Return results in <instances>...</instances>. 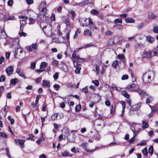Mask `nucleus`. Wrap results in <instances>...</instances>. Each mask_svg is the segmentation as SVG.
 Instances as JSON below:
<instances>
[{
	"label": "nucleus",
	"mask_w": 158,
	"mask_h": 158,
	"mask_svg": "<svg viewBox=\"0 0 158 158\" xmlns=\"http://www.w3.org/2000/svg\"><path fill=\"white\" fill-rule=\"evenodd\" d=\"M14 56L16 58L22 59L25 57V52L23 51L21 47L16 48L15 49Z\"/></svg>",
	"instance_id": "f257e3e1"
},
{
	"label": "nucleus",
	"mask_w": 158,
	"mask_h": 158,
	"mask_svg": "<svg viewBox=\"0 0 158 158\" xmlns=\"http://www.w3.org/2000/svg\"><path fill=\"white\" fill-rule=\"evenodd\" d=\"M82 48H83V47L77 48L74 50L72 54V60L75 59V60H78L79 62H84L85 60V59H84L80 57L76 53V52L78 51L80 49Z\"/></svg>",
	"instance_id": "f03ea898"
},
{
	"label": "nucleus",
	"mask_w": 158,
	"mask_h": 158,
	"mask_svg": "<svg viewBox=\"0 0 158 158\" xmlns=\"http://www.w3.org/2000/svg\"><path fill=\"white\" fill-rule=\"evenodd\" d=\"M62 132H64V134L68 135L67 137L68 138V141L69 142H73L75 141L74 138H73L72 139H69L68 138V136L72 132H76L77 131L76 130H71L68 129L67 127H64L62 130Z\"/></svg>",
	"instance_id": "7ed1b4c3"
},
{
	"label": "nucleus",
	"mask_w": 158,
	"mask_h": 158,
	"mask_svg": "<svg viewBox=\"0 0 158 158\" xmlns=\"http://www.w3.org/2000/svg\"><path fill=\"white\" fill-rule=\"evenodd\" d=\"M73 63V65L74 67L76 68V69L75 70V73L76 74H79L81 69V64L78 63V60H75V59L72 60Z\"/></svg>",
	"instance_id": "20e7f679"
},
{
	"label": "nucleus",
	"mask_w": 158,
	"mask_h": 158,
	"mask_svg": "<svg viewBox=\"0 0 158 158\" xmlns=\"http://www.w3.org/2000/svg\"><path fill=\"white\" fill-rule=\"evenodd\" d=\"M153 56L152 51H144L143 52L142 57L143 59H149Z\"/></svg>",
	"instance_id": "39448f33"
},
{
	"label": "nucleus",
	"mask_w": 158,
	"mask_h": 158,
	"mask_svg": "<svg viewBox=\"0 0 158 158\" xmlns=\"http://www.w3.org/2000/svg\"><path fill=\"white\" fill-rule=\"evenodd\" d=\"M132 91L137 93L139 95L141 96L142 97L148 96L145 91L140 88H138L136 89L132 90Z\"/></svg>",
	"instance_id": "423d86ee"
},
{
	"label": "nucleus",
	"mask_w": 158,
	"mask_h": 158,
	"mask_svg": "<svg viewBox=\"0 0 158 158\" xmlns=\"http://www.w3.org/2000/svg\"><path fill=\"white\" fill-rule=\"evenodd\" d=\"M143 81L145 83H148L151 81V77L149 74L147 73H144L142 77Z\"/></svg>",
	"instance_id": "0eeeda50"
},
{
	"label": "nucleus",
	"mask_w": 158,
	"mask_h": 158,
	"mask_svg": "<svg viewBox=\"0 0 158 158\" xmlns=\"http://www.w3.org/2000/svg\"><path fill=\"white\" fill-rule=\"evenodd\" d=\"M46 6V4L44 2H41L40 6L39 9L41 12H43L44 13L43 14V15H45V12L47 11Z\"/></svg>",
	"instance_id": "6e6552de"
},
{
	"label": "nucleus",
	"mask_w": 158,
	"mask_h": 158,
	"mask_svg": "<svg viewBox=\"0 0 158 158\" xmlns=\"http://www.w3.org/2000/svg\"><path fill=\"white\" fill-rule=\"evenodd\" d=\"M14 71V67L10 66L7 67L6 69V72L8 76H10L12 75Z\"/></svg>",
	"instance_id": "1a4fd4ad"
},
{
	"label": "nucleus",
	"mask_w": 158,
	"mask_h": 158,
	"mask_svg": "<svg viewBox=\"0 0 158 158\" xmlns=\"http://www.w3.org/2000/svg\"><path fill=\"white\" fill-rule=\"evenodd\" d=\"M37 45L36 44H33L31 46H28L26 47V49L29 52H31L32 51V49H37Z\"/></svg>",
	"instance_id": "9d476101"
},
{
	"label": "nucleus",
	"mask_w": 158,
	"mask_h": 158,
	"mask_svg": "<svg viewBox=\"0 0 158 158\" xmlns=\"http://www.w3.org/2000/svg\"><path fill=\"white\" fill-rule=\"evenodd\" d=\"M63 22L68 26H70L71 24L70 22L69 18L67 16H63L62 17Z\"/></svg>",
	"instance_id": "9b49d317"
},
{
	"label": "nucleus",
	"mask_w": 158,
	"mask_h": 158,
	"mask_svg": "<svg viewBox=\"0 0 158 158\" xmlns=\"http://www.w3.org/2000/svg\"><path fill=\"white\" fill-rule=\"evenodd\" d=\"M141 105V102H139L131 107V108L130 110L132 111H136L140 108Z\"/></svg>",
	"instance_id": "f8f14e48"
},
{
	"label": "nucleus",
	"mask_w": 158,
	"mask_h": 158,
	"mask_svg": "<svg viewBox=\"0 0 158 158\" xmlns=\"http://www.w3.org/2000/svg\"><path fill=\"white\" fill-rule=\"evenodd\" d=\"M16 73L21 77H23L24 79L26 78V76L23 73V71L20 68H18L16 70Z\"/></svg>",
	"instance_id": "ddd939ff"
},
{
	"label": "nucleus",
	"mask_w": 158,
	"mask_h": 158,
	"mask_svg": "<svg viewBox=\"0 0 158 158\" xmlns=\"http://www.w3.org/2000/svg\"><path fill=\"white\" fill-rule=\"evenodd\" d=\"M6 36V33L3 28L0 27V39L5 38Z\"/></svg>",
	"instance_id": "4468645a"
},
{
	"label": "nucleus",
	"mask_w": 158,
	"mask_h": 158,
	"mask_svg": "<svg viewBox=\"0 0 158 158\" xmlns=\"http://www.w3.org/2000/svg\"><path fill=\"white\" fill-rule=\"evenodd\" d=\"M15 142L16 143H18L20 145L21 147L22 148H24V143L25 142V140H21L20 139L15 140Z\"/></svg>",
	"instance_id": "2eb2a0df"
},
{
	"label": "nucleus",
	"mask_w": 158,
	"mask_h": 158,
	"mask_svg": "<svg viewBox=\"0 0 158 158\" xmlns=\"http://www.w3.org/2000/svg\"><path fill=\"white\" fill-rule=\"evenodd\" d=\"M89 24V28L91 29H96L97 27L94 24L93 22L92 21L91 18H89L88 19Z\"/></svg>",
	"instance_id": "dca6fc26"
},
{
	"label": "nucleus",
	"mask_w": 158,
	"mask_h": 158,
	"mask_svg": "<svg viewBox=\"0 0 158 158\" xmlns=\"http://www.w3.org/2000/svg\"><path fill=\"white\" fill-rule=\"evenodd\" d=\"M61 63L62 64L63 66L60 68L64 72H67L68 71V68L66 64L63 62H61Z\"/></svg>",
	"instance_id": "f3484780"
},
{
	"label": "nucleus",
	"mask_w": 158,
	"mask_h": 158,
	"mask_svg": "<svg viewBox=\"0 0 158 158\" xmlns=\"http://www.w3.org/2000/svg\"><path fill=\"white\" fill-rule=\"evenodd\" d=\"M83 34L86 36H91L92 34L90 30L86 29L84 30Z\"/></svg>",
	"instance_id": "a211bd4d"
},
{
	"label": "nucleus",
	"mask_w": 158,
	"mask_h": 158,
	"mask_svg": "<svg viewBox=\"0 0 158 158\" xmlns=\"http://www.w3.org/2000/svg\"><path fill=\"white\" fill-rule=\"evenodd\" d=\"M42 85L47 87H49L50 86V82L49 81L43 80L42 81Z\"/></svg>",
	"instance_id": "6ab92c4d"
},
{
	"label": "nucleus",
	"mask_w": 158,
	"mask_h": 158,
	"mask_svg": "<svg viewBox=\"0 0 158 158\" xmlns=\"http://www.w3.org/2000/svg\"><path fill=\"white\" fill-rule=\"evenodd\" d=\"M148 18L149 19H154L156 18V16L152 13H149L148 14Z\"/></svg>",
	"instance_id": "aec40b11"
},
{
	"label": "nucleus",
	"mask_w": 158,
	"mask_h": 158,
	"mask_svg": "<svg viewBox=\"0 0 158 158\" xmlns=\"http://www.w3.org/2000/svg\"><path fill=\"white\" fill-rule=\"evenodd\" d=\"M149 127L148 124L147 122H145L144 120L142 121V128L145 129Z\"/></svg>",
	"instance_id": "412c9836"
},
{
	"label": "nucleus",
	"mask_w": 158,
	"mask_h": 158,
	"mask_svg": "<svg viewBox=\"0 0 158 158\" xmlns=\"http://www.w3.org/2000/svg\"><path fill=\"white\" fill-rule=\"evenodd\" d=\"M153 27V31L155 33H158V27L157 24L155 23H153L152 25Z\"/></svg>",
	"instance_id": "4be33fe9"
},
{
	"label": "nucleus",
	"mask_w": 158,
	"mask_h": 158,
	"mask_svg": "<svg viewBox=\"0 0 158 158\" xmlns=\"http://www.w3.org/2000/svg\"><path fill=\"white\" fill-rule=\"evenodd\" d=\"M152 53L153 56H158V47H156L152 51Z\"/></svg>",
	"instance_id": "5701e85b"
},
{
	"label": "nucleus",
	"mask_w": 158,
	"mask_h": 158,
	"mask_svg": "<svg viewBox=\"0 0 158 158\" xmlns=\"http://www.w3.org/2000/svg\"><path fill=\"white\" fill-rule=\"evenodd\" d=\"M121 94L124 97L127 98H129L130 97V95L128 94L125 90H123L121 92Z\"/></svg>",
	"instance_id": "b1692460"
},
{
	"label": "nucleus",
	"mask_w": 158,
	"mask_h": 158,
	"mask_svg": "<svg viewBox=\"0 0 158 158\" xmlns=\"http://www.w3.org/2000/svg\"><path fill=\"white\" fill-rule=\"evenodd\" d=\"M136 87L134 83H131L127 85L126 87V89H133L135 88Z\"/></svg>",
	"instance_id": "393cba45"
},
{
	"label": "nucleus",
	"mask_w": 158,
	"mask_h": 158,
	"mask_svg": "<svg viewBox=\"0 0 158 158\" xmlns=\"http://www.w3.org/2000/svg\"><path fill=\"white\" fill-rule=\"evenodd\" d=\"M19 81V80L16 78L11 79L10 80V83L13 85L16 84Z\"/></svg>",
	"instance_id": "a878e982"
},
{
	"label": "nucleus",
	"mask_w": 158,
	"mask_h": 158,
	"mask_svg": "<svg viewBox=\"0 0 158 158\" xmlns=\"http://www.w3.org/2000/svg\"><path fill=\"white\" fill-rule=\"evenodd\" d=\"M146 39L150 43H152L154 41V38L149 35L147 36Z\"/></svg>",
	"instance_id": "bb28decb"
},
{
	"label": "nucleus",
	"mask_w": 158,
	"mask_h": 158,
	"mask_svg": "<svg viewBox=\"0 0 158 158\" xmlns=\"http://www.w3.org/2000/svg\"><path fill=\"white\" fill-rule=\"evenodd\" d=\"M125 21L127 23H134L135 22V20L131 18H128L125 19Z\"/></svg>",
	"instance_id": "cd10ccee"
},
{
	"label": "nucleus",
	"mask_w": 158,
	"mask_h": 158,
	"mask_svg": "<svg viewBox=\"0 0 158 158\" xmlns=\"http://www.w3.org/2000/svg\"><path fill=\"white\" fill-rule=\"evenodd\" d=\"M81 32V30L80 28H78L77 29L75 32V35L73 36V38L75 39L77 38V36Z\"/></svg>",
	"instance_id": "c85d7f7f"
},
{
	"label": "nucleus",
	"mask_w": 158,
	"mask_h": 158,
	"mask_svg": "<svg viewBox=\"0 0 158 158\" xmlns=\"http://www.w3.org/2000/svg\"><path fill=\"white\" fill-rule=\"evenodd\" d=\"M59 114L56 113L53 114L51 116V118L53 120H57V118Z\"/></svg>",
	"instance_id": "c756f323"
},
{
	"label": "nucleus",
	"mask_w": 158,
	"mask_h": 158,
	"mask_svg": "<svg viewBox=\"0 0 158 158\" xmlns=\"http://www.w3.org/2000/svg\"><path fill=\"white\" fill-rule=\"evenodd\" d=\"M48 24L45 22H43L41 23L40 27L42 29H44L46 28V25Z\"/></svg>",
	"instance_id": "7c9ffc66"
},
{
	"label": "nucleus",
	"mask_w": 158,
	"mask_h": 158,
	"mask_svg": "<svg viewBox=\"0 0 158 158\" xmlns=\"http://www.w3.org/2000/svg\"><path fill=\"white\" fill-rule=\"evenodd\" d=\"M114 28L121 29L123 28V26L122 25L120 24L115 25L114 26Z\"/></svg>",
	"instance_id": "2f4dec72"
},
{
	"label": "nucleus",
	"mask_w": 158,
	"mask_h": 158,
	"mask_svg": "<svg viewBox=\"0 0 158 158\" xmlns=\"http://www.w3.org/2000/svg\"><path fill=\"white\" fill-rule=\"evenodd\" d=\"M81 109V106L80 104H79L77 105L75 108L76 112H77L79 111Z\"/></svg>",
	"instance_id": "473e14b6"
},
{
	"label": "nucleus",
	"mask_w": 158,
	"mask_h": 158,
	"mask_svg": "<svg viewBox=\"0 0 158 158\" xmlns=\"http://www.w3.org/2000/svg\"><path fill=\"white\" fill-rule=\"evenodd\" d=\"M94 137L95 139L97 140H99L101 139V135L99 134L98 132H97L96 134V135Z\"/></svg>",
	"instance_id": "72a5a7b5"
},
{
	"label": "nucleus",
	"mask_w": 158,
	"mask_h": 158,
	"mask_svg": "<svg viewBox=\"0 0 158 158\" xmlns=\"http://www.w3.org/2000/svg\"><path fill=\"white\" fill-rule=\"evenodd\" d=\"M114 22L115 24L122 23V20L121 18L116 19L114 20Z\"/></svg>",
	"instance_id": "f704fd0d"
},
{
	"label": "nucleus",
	"mask_w": 158,
	"mask_h": 158,
	"mask_svg": "<svg viewBox=\"0 0 158 158\" xmlns=\"http://www.w3.org/2000/svg\"><path fill=\"white\" fill-rule=\"evenodd\" d=\"M153 98L152 97H149L148 98H147L146 100V102L147 103H150L152 102L153 100Z\"/></svg>",
	"instance_id": "c9c22d12"
},
{
	"label": "nucleus",
	"mask_w": 158,
	"mask_h": 158,
	"mask_svg": "<svg viewBox=\"0 0 158 158\" xmlns=\"http://www.w3.org/2000/svg\"><path fill=\"white\" fill-rule=\"evenodd\" d=\"M89 0H83V1L82 2L83 6L90 3V2Z\"/></svg>",
	"instance_id": "e433bc0d"
},
{
	"label": "nucleus",
	"mask_w": 158,
	"mask_h": 158,
	"mask_svg": "<svg viewBox=\"0 0 158 158\" xmlns=\"http://www.w3.org/2000/svg\"><path fill=\"white\" fill-rule=\"evenodd\" d=\"M91 13L93 15H96L98 14V12L96 10L93 9L91 11Z\"/></svg>",
	"instance_id": "4c0bfd02"
},
{
	"label": "nucleus",
	"mask_w": 158,
	"mask_h": 158,
	"mask_svg": "<svg viewBox=\"0 0 158 158\" xmlns=\"http://www.w3.org/2000/svg\"><path fill=\"white\" fill-rule=\"evenodd\" d=\"M47 64V63L44 62H42L40 65V68H44L46 67Z\"/></svg>",
	"instance_id": "58836bf2"
},
{
	"label": "nucleus",
	"mask_w": 158,
	"mask_h": 158,
	"mask_svg": "<svg viewBox=\"0 0 158 158\" xmlns=\"http://www.w3.org/2000/svg\"><path fill=\"white\" fill-rule=\"evenodd\" d=\"M153 148L152 146L149 147L148 149V152L150 154H153Z\"/></svg>",
	"instance_id": "ea45409f"
},
{
	"label": "nucleus",
	"mask_w": 158,
	"mask_h": 158,
	"mask_svg": "<svg viewBox=\"0 0 158 158\" xmlns=\"http://www.w3.org/2000/svg\"><path fill=\"white\" fill-rule=\"evenodd\" d=\"M142 152L144 155H147L148 152L147 148H144L142 151Z\"/></svg>",
	"instance_id": "a19ab883"
},
{
	"label": "nucleus",
	"mask_w": 158,
	"mask_h": 158,
	"mask_svg": "<svg viewBox=\"0 0 158 158\" xmlns=\"http://www.w3.org/2000/svg\"><path fill=\"white\" fill-rule=\"evenodd\" d=\"M44 140V138L43 137H42L41 138L39 139L36 141V143L38 144H39L41 142Z\"/></svg>",
	"instance_id": "79ce46f5"
},
{
	"label": "nucleus",
	"mask_w": 158,
	"mask_h": 158,
	"mask_svg": "<svg viewBox=\"0 0 158 158\" xmlns=\"http://www.w3.org/2000/svg\"><path fill=\"white\" fill-rule=\"evenodd\" d=\"M52 64L55 66H58L59 64V62L56 60H54L52 62Z\"/></svg>",
	"instance_id": "37998d69"
},
{
	"label": "nucleus",
	"mask_w": 158,
	"mask_h": 158,
	"mask_svg": "<svg viewBox=\"0 0 158 158\" xmlns=\"http://www.w3.org/2000/svg\"><path fill=\"white\" fill-rule=\"evenodd\" d=\"M143 26L144 23H141L138 25L137 26V28L139 30H140L143 27Z\"/></svg>",
	"instance_id": "c03bdc74"
},
{
	"label": "nucleus",
	"mask_w": 158,
	"mask_h": 158,
	"mask_svg": "<svg viewBox=\"0 0 158 158\" xmlns=\"http://www.w3.org/2000/svg\"><path fill=\"white\" fill-rule=\"evenodd\" d=\"M118 64V61L117 60L114 61L112 64V66L114 68L116 67L117 65Z\"/></svg>",
	"instance_id": "a18cd8bd"
},
{
	"label": "nucleus",
	"mask_w": 158,
	"mask_h": 158,
	"mask_svg": "<svg viewBox=\"0 0 158 158\" xmlns=\"http://www.w3.org/2000/svg\"><path fill=\"white\" fill-rule=\"evenodd\" d=\"M71 151L74 153H76L79 152V150L78 148L76 149L74 147L71 149Z\"/></svg>",
	"instance_id": "49530a36"
},
{
	"label": "nucleus",
	"mask_w": 158,
	"mask_h": 158,
	"mask_svg": "<svg viewBox=\"0 0 158 158\" xmlns=\"http://www.w3.org/2000/svg\"><path fill=\"white\" fill-rule=\"evenodd\" d=\"M99 68H100L99 66L98 65H96L95 69H96V73L97 74H98L99 73Z\"/></svg>",
	"instance_id": "de8ad7c7"
},
{
	"label": "nucleus",
	"mask_w": 158,
	"mask_h": 158,
	"mask_svg": "<svg viewBox=\"0 0 158 158\" xmlns=\"http://www.w3.org/2000/svg\"><path fill=\"white\" fill-rule=\"evenodd\" d=\"M0 135L5 138H6L8 137L7 135L3 132H0Z\"/></svg>",
	"instance_id": "09e8293b"
},
{
	"label": "nucleus",
	"mask_w": 158,
	"mask_h": 158,
	"mask_svg": "<svg viewBox=\"0 0 158 158\" xmlns=\"http://www.w3.org/2000/svg\"><path fill=\"white\" fill-rule=\"evenodd\" d=\"M113 33V32L111 31L108 30L105 32V35L106 36L110 35Z\"/></svg>",
	"instance_id": "8fccbe9b"
},
{
	"label": "nucleus",
	"mask_w": 158,
	"mask_h": 158,
	"mask_svg": "<svg viewBox=\"0 0 158 158\" xmlns=\"http://www.w3.org/2000/svg\"><path fill=\"white\" fill-rule=\"evenodd\" d=\"M26 24V22L25 20H23L20 21V26H24Z\"/></svg>",
	"instance_id": "3c124183"
},
{
	"label": "nucleus",
	"mask_w": 158,
	"mask_h": 158,
	"mask_svg": "<svg viewBox=\"0 0 158 158\" xmlns=\"http://www.w3.org/2000/svg\"><path fill=\"white\" fill-rule=\"evenodd\" d=\"M61 154V155L63 156H69V153L68 152L65 151L63 152H62Z\"/></svg>",
	"instance_id": "603ef678"
},
{
	"label": "nucleus",
	"mask_w": 158,
	"mask_h": 158,
	"mask_svg": "<svg viewBox=\"0 0 158 158\" xmlns=\"http://www.w3.org/2000/svg\"><path fill=\"white\" fill-rule=\"evenodd\" d=\"M19 34L21 36L25 37L27 35V34L23 32H19Z\"/></svg>",
	"instance_id": "864d4df0"
},
{
	"label": "nucleus",
	"mask_w": 158,
	"mask_h": 158,
	"mask_svg": "<svg viewBox=\"0 0 158 158\" xmlns=\"http://www.w3.org/2000/svg\"><path fill=\"white\" fill-rule=\"evenodd\" d=\"M53 87L56 90H58L60 87V86L59 84H56L53 85Z\"/></svg>",
	"instance_id": "5fc2aeb1"
},
{
	"label": "nucleus",
	"mask_w": 158,
	"mask_h": 158,
	"mask_svg": "<svg viewBox=\"0 0 158 158\" xmlns=\"http://www.w3.org/2000/svg\"><path fill=\"white\" fill-rule=\"evenodd\" d=\"M5 80V77L4 75H2L0 77V82L4 81Z\"/></svg>",
	"instance_id": "6e6d98bb"
},
{
	"label": "nucleus",
	"mask_w": 158,
	"mask_h": 158,
	"mask_svg": "<svg viewBox=\"0 0 158 158\" xmlns=\"http://www.w3.org/2000/svg\"><path fill=\"white\" fill-rule=\"evenodd\" d=\"M29 137L27 138V140H33V138L34 137V136L32 134H29Z\"/></svg>",
	"instance_id": "4d7b16f0"
},
{
	"label": "nucleus",
	"mask_w": 158,
	"mask_h": 158,
	"mask_svg": "<svg viewBox=\"0 0 158 158\" xmlns=\"http://www.w3.org/2000/svg\"><path fill=\"white\" fill-rule=\"evenodd\" d=\"M4 91V87L3 86H2L0 87V96L2 95V94Z\"/></svg>",
	"instance_id": "13d9d810"
},
{
	"label": "nucleus",
	"mask_w": 158,
	"mask_h": 158,
	"mask_svg": "<svg viewBox=\"0 0 158 158\" xmlns=\"http://www.w3.org/2000/svg\"><path fill=\"white\" fill-rule=\"evenodd\" d=\"M42 80V78L41 77H38L35 81V82L37 83H39Z\"/></svg>",
	"instance_id": "bf43d9fd"
},
{
	"label": "nucleus",
	"mask_w": 158,
	"mask_h": 158,
	"mask_svg": "<svg viewBox=\"0 0 158 158\" xmlns=\"http://www.w3.org/2000/svg\"><path fill=\"white\" fill-rule=\"evenodd\" d=\"M53 77L54 80H56L58 78V73H56L53 76Z\"/></svg>",
	"instance_id": "052dcab7"
},
{
	"label": "nucleus",
	"mask_w": 158,
	"mask_h": 158,
	"mask_svg": "<svg viewBox=\"0 0 158 158\" xmlns=\"http://www.w3.org/2000/svg\"><path fill=\"white\" fill-rule=\"evenodd\" d=\"M128 78V76L127 75H123L121 79L122 80L127 79Z\"/></svg>",
	"instance_id": "680f3d73"
},
{
	"label": "nucleus",
	"mask_w": 158,
	"mask_h": 158,
	"mask_svg": "<svg viewBox=\"0 0 158 158\" xmlns=\"http://www.w3.org/2000/svg\"><path fill=\"white\" fill-rule=\"evenodd\" d=\"M82 91L85 93H86L88 91V88L87 86H85L82 89Z\"/></svg>",
	"instance_id": "e2e57ef3"
},
{
	"label": "nucleus",
	"mask_w": 158,
	"mask_h": 158,
	"mask_svg": "<svg viewBox=\"0 0 158 158\" xmlns=\"http://www.w3.org/2000/svg\"><path fill=\"white\" fill-rule=\"evenodd\" d=\"M118 57L120 59H123L124 58V56L123 54H119L118 55Z\"/></svg>",
	"instance_id": "0e129e2a"
},
{
	"label": "nucleus",
	"mask_w": 158,
	"mask_h": 158,
	"mask_svg": "<svg viewBox=\"0 0 158 158\" xmlns=\"http://www.w3.org/2000/svg\"><path fill=\"white\" fill-rule=\"evenodd\" d=\"M40 98H41V96L40 95H38L37 96L36 98V100H35V102H36V104L38 103L39 100Z\"/></svg>",
	"instance_id": "69168bd1"
},
{
	"label": "nucleus",
	"mask_w": 158,
	"mask_h": 158,
	"mask_svg": "<svg viewBox=\"0 0 158 158\" xmlns=\"http://www.w3.org/2000/svg\"><path fill=\"white\" fill-rule=\"evenodd\" d=\"M92 82L96 86H98L99 84V81L98 80L93 81Z\"/></svg>",
	"instance_id": "338daca9"
},
{
	"label": "nucleus",
	"mask_w": 158,
	"mask_h": 158,
	"mask_svg": "<svg viewBox=\"0 0 158 158\" xmlns=\"http://www.w3.org/2000/svg\"><path fill=\"white\" fill-rule=\"evenodd\" d=\"M87 145V143H82L81 145V146L83 148H85Z\"/></svg>",
	"instance_id": "774afa93"
}]
</instances>
